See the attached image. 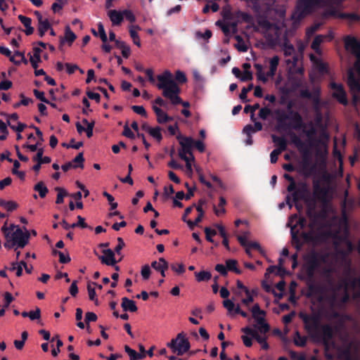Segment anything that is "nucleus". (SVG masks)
Segmentation results:
<instances>
[{
	"label": "nucleus",
	"instance_id": "obj_17",
	"mask_svg": "<svg viewBox=\"0 0 360 360\" xmlns=\"http://www.w3.org/2000/svg\"><path fill=\"white\" fill-rule=\"evenodd\" d=\"M283 177L289 181V185L287 187L288 192L290 193L291 199H292V194L295 193L300 188V183H305L304 181L296 182L295 179L288 174H284Z\"/></svg>",
	"mask_w": 360,
	"mask_h": 360
},
{
	"label": "nucleus",
	"instance_id": "obj_49",
	"mask_svg": "<svg viewBox=\"0 0 360 360\" xmlns=\"http://www.w3.org/2000/svg\"><path fill=\"white\" fill-rule=\"evenodd\" d=\"M238 18H240L243 21L245 22H251L252 21V16L248 13L243 11H238L236 14Z\"/></svg>",
	"mask_w": 360,
	"mask_h": 360
},
{
	"label": "nucleus",
	"instance_id": "obj_31",
	"mask_svg": "<svg viewBox=\"0 0 360 360\" xmlns=\"http://www.w3.org/2000/svg\"><path fill=\"white\" fill-rule=\"evenodd\" d=\"M151 266L156 271H159L160 270H162V269H167L169 267V264L165 258L160 257V258H159L158 262H157V261L153 262L151 263Z\"/></svg>",
	"mask_w": 360,
	"mask_h": 360
},
{
	"label": "nucleus",
	"instance_id": "obj_52",
	"mask_svg": "<svg viewBox=\"0 0 360 360\" xmlns=\"http://www.w3.org/2000/svg\"><path fill=\"white\" fill-rule=\"evenodd\" d=\"M98 36L99 35L101 41L103 43H106V41H108V37H107L104 27L101 22H98Z\"/></svg>",
	"mask_w": 360,
	"mask_h": 360
},
{
	"label": "nucleus",
	"instance_id": "obj_51",
	"mask_svg": "<svg viewBox=\"0 0 360 360\" xmlns=\"http://www.w3.org/2000/svg\"><path fill=\"white\" fill-rule=\"evenodd\" d=\"M20 96L21 97V101L20 102H18V103H15L13 105V108H18L21 105H29V103L33 102V100L32 98L25 97L22 94H21L20 95Z\"/></svg>",
	"mask_w": 360,
	"mask_h": 360
},
{
	"label": "nucleus",
	"instance_id": "obj_62",
	"mask_svg": "<svg viewBox=\"0 0 360 360\" xmlns=\"http://www.w3.org/2000/svg\"><path fill=\"white\" fill-rule=\"evenodd\" d=\"M122 135L130 139H134L136 138L134 133L129 127L127 123L124 126Z\"/></svg>",
	"mask_w": 360,
	"mask_h": 360
},
{
	"label": "nucleus",
	"instance_id": "obj_29",
	"mask_svg": "<svg viewBox=\"0 0 360 360\" xmlns=\"http://www.w3.org/2000/svg\"><path fill=\"white\" fill-rule=\"evenodd\" d=\"M226 266L228 271H233L236 274H241L242 271L238 268V262L236 259H229L226 261Z\"/></svg>",
	"mask_w": 360,
	"mask_h": 360
},
{
	"label": "nucleus",
	"instance_id": "obj_56",
	"mask_svg": "<svg viewBox=\"0 0 360 360\" xmlns=\"http://www.w3.org/2000/svg\"><path fill=\"white\" fill-rule=\"evenodd\" d=\"M179 158L186 162V167L187 170L189 172L192 173L193 169H192L191 162H193V160H191V156H190V155L188 156V155H185L184 154H180Z\"/></svg>",
	"mask_w": 360,
	"mask_h": 360
},
{
	"label": "nucleus",
	"instance_id": "obj_38",
	"mask_svg": "<svg viewBox=\"0 0 360 360\" xmlns=\"http://www.w3.org/2000/svg\"><path fill=\"white\" fill-rule=\"evenodd\" d=\"M315 171V166L310 165L309 162H306L304 163L302 166V172L305 177L310 176Z\"/></svg>",
	"mask_w": 360,
	"mask_h": 360
},
{
	"label": "nucleus",
	"instance_id": "obj_60",
	"mask_svg": "<svg viewBox=\"0 0 360 360\" xmlns=\"http://www.w3.org/2000/svg\"><path fill=\"white\" fill-rule=\"evenodd\" d=\"M343 290L345 292L348 289V280L347 278H345L340 280V281L335 286V290Z\"/></svg>",
	"mask_w": 360,
	"mask_h": 360
},
{
	"label": "nucleus",
	"instance_id": "obj_7",
	"mask_svg": "<svg viewBox=\"0 0 360 360\" xmlns=\"http://www.w3.org/2000/svg\"><path fill=\"white\" fill-rule=\"evenodd\" d=\"M287 108H288V112L291 115L290 119V122H288V124H290L288 127V130H300L305 129L307 124L304 122L302 115L299 112L292 110L291 103L288 104Z\"/></svg>",
	"mask_w": 360,
	"mask_h": 360
},
{
	"label": "nucleus",
	"instance_id": "obj_9",
	"mask_svg": "<svg viewBox=\"0 0 360 360\" xmlns=\"http://www.w3.org/2000/svg\"><path fill=\"white\" fill-rule=\"evenodd\" d=\"M276 115V129L278 131H286L290 124H288L286 120H290L291 115L289 114L288 110L285 112L282 109H276L274 112Z\"/></svg>",
	"mask_w": 360,
	"mask_h": 360
},
{
	"label": "nucleus",
	"instance_id": "obj_59",
	"mask_svg": "<svg viewBox=\"0 0 360 360\" xmlns=\"http://www.w3.org/2000/svg\"><path fill=\"white\" fill-rule=\"evenodd\" d=\"M77 219L78 221L77 223L71 224V228L74 229L75 227H81L82 229H86L89 227L87 224L84 221V218L79 215L77 216Z\"/></svg>",
	"mask_w": 360,
	"mask_h": 360
},
{
	"label": "nucleus",
	"instance_id": "obj_61",
	"mask_svg": "<svg viewBox=\"0 0 360 360\" xmlns=\"http://www.w3.org/2000/svg\"><path fill=\"white\" fill-rule=\"evenodd\" d=\"M272 114V112L270 108L267 107H264L260 109L259 112V117L265 120L267 117Z\"/></svg>",
	"mask_w": 360,
	"mask_h": 360
},
{
	"label": "nucleus",
	"instance_id": "obj_53",
	"mask_svg": "<svg viewBox=\"0 0 360 360\" xmlns=\"http://www.w3.org/2000/svg\"><path fill=\"white\" fill-rule=\"evenodd\" d=\"M84 158L82 153H79L72 161L73 165H77V168L84 167Z\"/></svg>",
	"mask_w": 360,
	"mask_h": 360
},
{
	"label": "nucleus",
	"instance_id": "obj_1",
	"mask_svg": "<svg viewBox=\"0 0 360 360\" xmlns=\"http://www.w3.org/2000/svg\"><path fill=\"white\" fill-rule=\"evenodd\" d=\"M299 186L298 190L292 194V199L289 195L286 196V203L290 208H292L293 202L303 200L307 205L306 214L310 219V222L314 224L318 217L316 212V200L311 197L307 183H300Z\"/></svg>",
	"mask_w": 360,
	"mask_h": 360
},
{
	"label": "nucleus",
	"instance_id": "obj_26",
	"mask_svg": "<svg viewBox=\"0 0 360 360\" xmlns=\"http://www.w3.org/2000/svg\"><path fill=\"white\" fill-rule=\"evenodd\" d=\"M76 38V34L72 32L70 27L67 25L65 29V37L60 38V43L63 44L65 41H66L69 43V44H72Z\"/></svg>",
	"mask_w": 360,
	"mask_h": 360
},
{
	"label": "nucleus",
	"instance_id": "obj_25",
	"mask_svg": "<svg viewBox=\"0 0 360 360\" xmlns=\"http://www.w3.org/2000/svg\"><path fill=\"white\" fill-rule=\"evenodd\" d=\"M308 125L309 127V129L306 130L305 129H304L302 130H303V132L305 134V135L307 136V138L310 141H313V140H314V136H316L317 131H316V129L314 127V124L311 122H310L308 124ZM315 141L319 143H321V141L320 139H315Z\"/></svg>",
	"mask_w": 360,
	"mask_h": 360
},
{
	"label": "nucleus",
	"instance_id": "obj_20",
	"mask_svg": "<svg viewBox=\"0 0 360 360\" xmlns=\"http://www.w3.org/2000/svg\"><path fill=\"white\" fill-rule=\"evenodd\" d=\"M330 237V232L321 231L317 233L314 231V244H319L326 242Z\"/></svg>",
	"mask_w": 360,
	"mask_h": 360
},
{
	"label": "nucleus",
	"instance_id": "obj_28",
	"mask_svg": "<svg viewBox=\"0 0 360 360\" xmlns=\"http://www.w3.org/2000/svg\"><path fill=\"white\" fill-rule=\"evenodd\" d=\"M140 30L139 26H138V25L131 26L129 28V34L133 40L134 44L135 45H136L137 46L140 47L141 46V41H140L139 36L136 32V30Z\"/></svg>",
	"mask_w": 360,
	"mask_h": 360
},
{
	"label": "nucleus",
	"instance_id": "obj_54",
	"mask_svg": "<svg viewBox=\"0 0 360 360\" xmlns=\"http://www.w3.org/2000/svg\"><path fill=\"white\" fill-rule=\"evenodd\" d=\"M216 25L219 26L226 36H229L231 32L230 23H224L220 20L217 21Z\"/></svg>",
	"mask_w": 360,
	"mask_h": 360
},
{
	"label": "nucleus",
	"instance_id": "obj_13",
	"mask_svg": "<svg viewBox=\"0 0 360 360\" xmlns=\"http://www.w3.org/2000/svg\"><path fill=\"white\" fill-rule=\"evenodd\" d=\"M96 255L98 257L101 263L108 266H115L117 262L121 261L122 258L117 261L115 257V252L111 249H105L103 250L104 255H98L96 251H94Z\"/></svg>",
	"mask_w": 360,
	"mask_h": 360
},
{
	"label": "nucleus",
	"instance_id": "obj_8",
	"mask_svg": "<svg viewBox=\"0 0 360 360\" xmlns=\"http://www.w3.org/2000/svg\"><path fill=\"white\" fill-rule=\"evenodd\" d=\"M172 351L179 356L183 355L190 348V343L188 339H172V341L167 344Z\"/></svg>",
	"mask_w": 360,
	"mask_h": 360
},
{
	"label": "nucleus",
	"instance_id": "obj_15",
	"mask_svg": "<svg viewBox=\"0 0 360 360\" xmlns=\"http://www.w3.org/2000/svg\"><path fill=\"white\" fill-rule=\"evenodd\" d=\"M253 326L255 329L257 330V334L259 333L265 335L270 330L269 325L266 322L265 319L264 317L257 319V320L254 321Z\"/></svg>",
	"mask_w": 360,
	"mask_h": 360
},
{
	"label": "nucleus",
	"instance_id": "obj_30",
	"mask_svg": "<svg viewBox=\"0 0 360 360\" xmlns=\"http://www.w3.org/2000/svg\"><path fill=\"white\" fill-rule=\"evenodd\" d=\"M34 190L39 193L40 198H44L49 193V189L43 181H39L34 186Z\"/></svg>",
	"mask_w": 360,
	"mask_h": 360
},
{
	"label": "nucleus",
	"instance_id": "obj_57",
	"mask_svg": "<svg viewBox=\"0 0 360 360\" xmlns=\"http://www.w3.org/2000/svg\"><path fill=\"white\" fill-rule=\"evenodd\" d=\"M49 29H51V24L47 18H44L38 22V30L47 32Z\"/></svg>",
	"mask_w": 360,
	"mask_h": 360
},
{
	"label": "nucleus",
	"instance_id": "obj_32",
	"mask_svg": "<svg viewBox=\"0 0 360 360\" xmlns=\"http://www.w3.org/2000/svg\"><path fill=\"white\" fill-rule=\"evenodd\" d=\"M0 205L4 207L8 212H13L18 207L17 202L13 200L6 201L5 200H0Z\"/></svg>",
	"mask_w": 360,
	"mask_h": 360
},
{
	"label": "nucleus",
	"instance_id": "obj_14",
	"mask_svg": "<svg viewBox=\"0 0 360 360\" xmlns=\"http://www.w3.org/2000/svg\"><path fill=\"white\" fill-rule=\"evenodd\" d=\"M314 196L320 200H324L328 195V190L327 188L321 186L318 181H314Z\"/></svg>",
	"mask_w": 360,
	"mask_h": 360
},
{
	"label": "nucleus",
	"instance_id": "obj_19",
	"mask_svg": "<svg viewBox=\"0 0 360 360\" xmlns=\"http://www.w3.org/2000/svg\"><path fill=\"white\" fill-rule=\"evenodd\" d=\"M108 15L113 25H120L123 21L122 12L117 10H110L108 12Z\"/></svg>",
	"mask_w": 360,
	"mask_h": 360
},
{
	"label": "nucleus",
	"instance_id": "obj_45",
	"mask_svg": "<svg viewBox=\"0 0 360 360\" xmlns=\"http://www.w3.org/2000/svg\"><path fill=\"white\" fill-rule=\"evenodd\" d=\"M229 345H232V343L231 342L224 341L221 342V352H220L219 354L221 360H232L231 359L227 357V354L226 353V348Z\"/></svg>",
	"mask_w": 360,
	"mask_h": 360
},
{
	"label": "nucleus",
	"instance_id": "obj_58",
	"mask_svg": "<svg viewBox=\"0 0 360 360\" xmlns=\"http://www.w3.org/2000/svg\"><path fill=\"white\" fill-rule=\"evenodd\" d=\"M175 80L179 84H184L186 82L187 78L184 72L177 70L175 72Z\"/></svg>",
	"mask_w": 360,
	"mask_h": 360
},
{
	"label": "nucleus",
	"instance_id": "obj_42",
	"mask_svg": "<svg viewBox=\"0 0 360 360\" xmlns=\"http://www.w3.org/2000/svg\"><path fill=\"white\" fill-rule=\"evenodd\" d=\"M243 331L246 335H243L240 337L242 338H248V335H250L251 336L250 338H262L260 335H259V334H257V330L255 329V327L254 328L247 327V328H243Z\"/></svg>",
	"mask_w": 360,
	"mask_h": 360
},
{
	"label": "nucleus",
	"instance_id": "obj_40",
	"mask_svg": "<svg viewBox=\"0 0 360 360\" xmlns=\"http://www.w3.org/2000/svg\"><path fill=\"white\" fill-rule=\"evenodd\" d=\"M153 138L160 142L162 139L161 128L160 127H152L148 133Z\"/></svg>",
	"mask_w": 360,
	"mask_h": 360
},
{
	"label": "nucleus",
	"instance_id": "obj_16",
	"mask_svg": "<svg viewBox=\"0 0 360 360\" xmlns=\"http://www.w3.org/2000/svg\"><path fill=\"white\" fill-rule=\"evenodd\" d=\"M153 110L157 116V122L159 124H165L173 120V117L169 116L161 108L157 105H153Z\"/></svg>",
	"mask_w": 360,
	"mask_h": 360
},
{
	"label": "nucleus",
	"instance_id": "obj_64",
	"mask_svg": "<svg viewBox=\"0 0 360 360\" xmlns=\"http://www.w3.org/2000/svg\"><path fill=\"white\" fill-rule=\"evenodd\" d=\"M131 110L136 114H139L145 117H147V112L142 105H132Z\"/></svg>",
	"mask_w": 360,
	"mask_h": 360
},
{
	"label": "nucleus",
	"instance_id": "obj_21",
	"mask_svg": "<svg viewBox=\"0 0 360 360\" xmlns=\"http://www.w3.org/2000/svg\"><path fill=\"white\" fill-rule=\"evenodd\" d=\"M1 231L5 237L6 242L4 243V247L7 249L13 248L15 245L13 241V238L6 229V221L4 225L1 227Z\"/></svg>",
	"mask_w": 360,
	"mask_h": 360
},
{
	"label": "nucleus",
	"instance_id": "obj_44",
	"mask_svg": "<svg viewBox=\"0 0 360 360\" xmlns=\"http://www.w3.org/2000/svg\"><path fill=\"white\" fill-rule=\"evenodd\" d=\"M252 314L254 321H256L262 317L261 315H264V311L260 309L258 304H256L252 308Z\"/></svg>",
	"mask_w": 360,
	"mask_h": 360
},
{
	"label": "nucleus",
	"instance_id": "obj_11",
	"mask_svg": "<svg viewBox=\"0 0 360 360\" xmlns=\"http://www.w3.org/2000/svg\"><path fill=\"white\" fill-rule=\"evenodd\" d=\"M13 241L15 246L19 248H23L28 244L30 238V233L27 230L23 232L22 230L18 227L16 230L11 234Z\"/></svg>",
	"mask_w": 360,
	"mask_h": 360
},
{
	"label": "nucleus",
	"instance_id": "obj_48",
	"mask_svg": "<svg viewBox=\"0 0 360 360\" xmlns=\"http://www.w3.org/2000/svg\"><path fill=\"white\" fill-rule=\"evenodd\" d=\"M87 290L89 294V300L94 301L96 305H98V301L96 298V294L94 288L91 287V283L87 285Z\"/></svg>",
	"mask_w": 360,
	"mask_h": 360
},
{
	"label": "nucleus",
	"instance_id": "obj_12",
	"mask_svg": "<svg viewBox=\"0 0 360 360\" xmlns=\"http://www.w3.org/2000/svg\"><path fill=\"white\" fill-rule=\"evenodd\" d=\"M330 88L334 90L333 93V98H335L340 103L347 105L348 104V100L343 85L336 82H331Z\"/></svg>",
	"mask_w": 360,
	"mask_h": 360
},
{
	"label": "nucleus",
	"instance_id": "obj_55",
	"mask_svg": "<svg viewBox=\"0 0 360 360\" xmlns=\"http://www.w3.org/2000/svg\"><path fill=\"white\" fill-rule=\"evenodd\" d=\"M259 107L260 105L259 103H255L253 105H247L244 108V112H251V119L253 120V117L255 116V112L256 110L259 109Z\"/></svg>",
	"mask_w": 360,
	"mask_h": 360
},
{
	"label": "nucleus",
	"instance_id": "obj_36",
	"mask_svg": "<svg viewBox=\"0 0 360 360\" xmlns=\"http://www.w3.org/2000/svg\"><path fill=\"white\" fill-rule=\"evenodd\" d=\"M55 191L58 192L56 200V204H62L64 201V198L68 195L66 190L61 187H56Z\"/></svg>",
	"mask_w": 360,
	"mask_h": 360
},
{
	"label": "nucleus",
	"instance_id": "obj_3",
	"mask_svg": "<svg viewBox=\"0 0 360 360\" xmlns=\"http://www.w3.org/2000/svg\"><path fill=\"white\" fill-rule=\"evenodd\" d=\"M345 49L349 51L357 59L354 64L360 74V41L352 36H346L344 39ZM347 83L350 89L360 91V79L356 78L352 70L348 72Z\"/></svg>",
	"mask_w": 360,
	"mask_h": 360
},
{
	"label": "nucleus",
	"instance_id": "obj_43",
	"mask_svg": "<svg viewBox=\"0 0 360 360\" xmlns=\"http://www.w3.org/2000/svg\"><path fill=\"white\" fill-rule=\"evenodd\" d=\"M53 255H58L59 256V262L61 264H67L70 262L71 259L70 256L65 255L64 253L61 251L57 250H53Z\"/></svg>",
	"mask_w": 360,
	"mask_h": 360
},
{
	"label": "nucleus",
	"instance_id": "obj_33",
	"mask_svg": "<svg viewBox=\"0 0 360 360\" xmlns=\"http://www.w3.org/2000/svg\"><path fill=\"white\" fill-rule=\"evenodd\" d=\"M348 280V289L360 290V277H346Z\"/></svg>",
	"mask_w": 360,
	"mask_h": 360
},
{
	"label": "nucleus",
	"instance_id": "obj_34",
	"mask_svg": "<svg viewBox=\"0 0 360 360\" xmlns=\"http://www.w3.org/2000/svg\"><path fill=\"white\" fill-rule=\"evenodd\" d=\"M195 276L197 281H207L211 279L212 274L207 271H201L200 272H195Z\"/></svg>",
	"mask_w": 360,
	"mask_h": 360
},
{
	"label": "nucleus",
	"instance_id": "obj_39",
	"mask_svg": "<svg viewBox=\"0 0 360 360\" xmlns=\"http://www.w3.org/2000/svg\"><path fill=\"white\" fill-rule=\"evenodd\" d=\"M235 39L238 42V44L236 45V47L239 51L245 52L248 51V47L245 44V43L241 36L236 35Z\"/></svg>",
	"mask_w": 360,
	"mask_h": 360
},
{
	"label": "nucleus",
	"instance_id": "obj_23",
	"mask_svg": "<svg viewBox=\"0 0 360 360\" xmlns=\"http://www.w3.org/2000/svg\"><path fill=\"white\" fill-rule=\"evenodd\" d=\"M279 57L278 56H274L273 58L270 59L269 64V71L266 72L268 77H273L276 75L278 64H279Z\"/></svg>",
	"mask_w": 360,
	"mask_h": 360
},
{
	"label": "nucleus",
	"instance_id": "obj_63",
	"mask_svg": "<svg viewBox=\"0 0 360 360\" xmlns=\"http://www.w3.org/2000/svg\"><path fill=\"white\" fill-rule=\"evenodd\" d=\"M283 52L285 56H290L292 55L295 52V48L293 45L285 43L283 46Z\"/></svg>",
	"mask_w": 360,
	"mask_h": 360
},
{
	"label": "nucleus",
	"instance_id": "obj_41",
	"mask_svg": "<svg viewBox=\"0 0 360 360\" xmlns=\"http://www.w3.org/2000/svg\"><path fill=\"white\" fill-rule=\"evenodd\" d=\"M253 88H254V85H253V84L251 83L247 87H243L242 89L241 92L239 95V97L243 103H247L249 101V100L247 98V94Z\"/></svg>",
	"mask_w": 360,
	"mask_h": 360
},
{
	"label": "nucleus",
	"instance_id": "obj_47",
	"mask_svg": "<svg viewBox=\"0 0 360 360\" xmlns=\"http://www.w3.org/2000/svg\"><path fill=\"white\" fill-rule=\"evenodd\" d=\"M290 136L292 143L295 144L298 148L301 149L304 147V142L298 136H297L295 133H291Z\"/></svg>",
	"mask_w": 360,
	"mask_h": 360
},
{
	"label": "nucleus",
	"instance_id": "obj_10",
	"mask_svg": "<svg viewBox=\"0 0 360 360\" xmlns=\"http://www.w3.org/2000/svg\"><path fill=\"white\" fill-rule=\"evenodd\" d=\"M176 139L179 141V144L181 147L179 150V156H180V154L188 155L191 156V160H194L195 158L192 153L194 140L191 137L184 136L181 134L177 136Z\"/></svg>",
	"mask_w": 360,
	"mask_h": 360
},
{
	"label": "nucleus",
	"instance_id": "obj_35",
	"mask_svg": "<svg viewBox=\"0 0 360 360\" xmlns=\"http://www.w3.org/2000/svg\"><path fill=\"white\" fill-rule=\"evenodd\" d=\"M319 333H322L323 336L321 338H334L333 336V328L329 324H321L319 327Z\"/></svg>",
	"mask_w": 360,
	"mask_h": 360
},
{
	"label": "nucleus",
	"instance_id": "obj_22",
	"mask_svg": "<svg viewBox=\"0 0 360 360\" xmlns=\"http://www.w3.org/2000/svg\"><path fill=\"white\" fill-rule=\"evenodd\" d=\"M279 57L278 56H274L273 58L270 59L269 64V71L266 72L268 77H273L276 75L278 64H279Z\"/></svg>",
	"mask_w": 360,
	"mask_h": 360
},
{
	"label": "nucleus",
	"instance_id": "obj_18",
	"mask_svg": "<svg viewBox=\"0 0 360 360\" xmlns=\"http://www.w3.org/2000/svg\"><path fill=\"white\" fill-rule=\"evenodd\" d=\"M121 307L124 311L136 312L138 310L135 302L127 297L122 298Z\"/></svg>",
	"mask_w": 360,
	"mask_h": 360
},
{
	"label": "nucleus",
	"instance_id": "obj_2",
	"mask_svg": "<svg viewBox=\"0 0 360 360\" xmlns=\"http://www.w3.org/2000/svg\"><path fill=\"white\" fill-rule=\"evenodd\" d=\"M158 83L157 87L162 90V96L169 98L173 105L181 102V97L179 96L180 88L177 83L173 79L172 74L169 70H165L162 74L157 76Z\"/></svg>",
	"mask_w": 360,
	"mask_h": 360
},
{
	"label": "nucleus",
	"instance_id": "obj_46",
	"mask_svg": "<svg viewBox=\"0 0 360 360\" xmlns=\"http://www.w3.org/2000/svg\"><path fill=\"white\" fill-rule=\"evenodd\" d=\"M249 235V231H244L242 233V235L237 236V240L241 246L244 248L248 246L249 241L247 240V238Z\"/></svg>",
	"mask_w": 360,
	"mask_h": 360
},
{
	"label": "nucleus",
	"instance_id": "obj_4",
	"mask_svg": "<svg viewBox=\"0 0 360 360\" xmlns=\"http://www.w3.org/2000/svg\"><path fill=\"white\" fill-rule=\"evenodd\" d=\"M326 255L315 250H312L305 255L304 268L309 278L314 277L316 271L320 267L321 263L326 262Z\"/></svg>",
	"mask_w": 360,
	"mask_h": 360
},
{
	"label": "nucleus",
	"instance_id": "obj_24",
	"mask_svg": "<svg viewBox=\"0 0 360 360\" xmlns=\"http://www.w3.org/2000/svg\"><path fill=\"white\" fill-rule=\"evenodd\" d=\"M272 141L276 145L278 146L277 150L283 152L287 148V141L284 137L278 136L276 135L273 134L271 136Z\"/></svg>",
	"mask_w": 360,
	"mask_h": 360
},
{
	"label": "nucleus",
	"instance_id": "obj_37",
	"mask_svg": "<svg viewBox=\"0 0 360 360\" xmlns=\"http://www.w3.org/2000/svg\"><path fill=\"white\" fill-rule=\"evenodd\" d=\"M326 37V36H323L321 34L316 35L311 43V48L316 52H318L321 44L323 41V39Z\"/></svg>",
	"mask_w": 360,
	"mask_h": 360
},
{
	"label": "nucleus",
	"instance_id": "obj_27",
	"mask_svg": "<svg viewBox=\"0 0 360 360\" xmlns=\"http://www.w3.org/2000/svg\"><path fill=\"white\" fill-rule=\"evenodd\" d=\"M124 351L128 354L130 360H139L144 359L143 354H139L136 350L131 349L129 346H124Z\"/></svg>",
	"mask_w": 360,
	"mask_h": 360
},
{
	"label": "nucleus",
	"instance_id": "obj_6",
	"mask_svg": "<svg viewBox=\"0 0 360 360\" xmlns=\"http://www.w3.org/2000/svg\"><path fill=\"white\" fill-rule=\"evenodd\" d=\"M310 228V231H302L300 233V231H295V227H291L290 233L292 237V245L297 250H300L303 245L306 243H312L314 244V224L310 222L308 225Z\"/></svg>",
	"mask_w": 360,
	"mask_h": 360
},
{
	"label": "nucleus",
	"instance_id": "obj_50",
	"mask_svg": "<svg viewBox=\"0 0 360 360\" xmlns=\"http://www.w3.org/2000/svg\"><path fill=\"white\" fill-rule=\"evenodd\" d=\"M0 133H1V135H0V140H6L8 134V131L6 124L4 123L1 120H0Z\"/></svg>",
	"mask_w": 360,
	"mask_h": 360
},
{
	"label": "nucleus",
	"instance_id": "obj_5",
	"mask_svg": "<svg viewBox=\"0 0 360 360\" xmlns=\"http://www.w3.org/2000/svg\"><path fill=\"white\" fill-rule=\"evenodd\" d=\"M300 316L309 333L308 338H319L317 334L319 333V327L321 323L319 317L315 315L314 312L311 314L301 312ZM295 335V338H307V336H301L298 332H296Z\"/></svg>",
	"mask_w": 360,
	"mask_h": 360
}]
</instances>
